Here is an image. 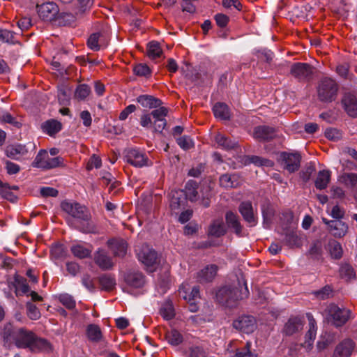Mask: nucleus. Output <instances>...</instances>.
Masks as SVG:
<instances>
[{"label":"nucleus","instance_id":"1","mask_svg":"<svg viewBox=\"0 0 357 357\" xmlns=\"http://www.w3.org/2000/svg\"><path fill=\"white\" fill-rule=\"evenodd\" d=\"M35 333L24 328H16L12 324H5L2 337L8 347L15 344L20 349H29Z\"/></svg>","mask_w":357,"mask_h":357},{"label":"nucleus","instance_id":"2","mask_svg":"<svg viewBox=\"0 0 357 357\" xmlns=\"http://www.w3.org/2000/svg\"><path fill=\"white\" fill-rule=\"evenodd\" d=\"M212 190L211 182L204 181L198 185L196 181L190 180L185 185V199H188L192 202L199 201L204 207H208L212 197Z\"/></svg>","mask_w":357,"mask_h":357},{"label":"nucleus","instance_id":"3","mask_svg":"<svg viewBox=\"0 0 357 357\" xmlns=\"http://www.w3.org/2000/svg\"><path fill=\"white\" fill-rule=\"evenodd\" d=\"M61 209L72 218L85 222L78 229L84 233H92L95 231L94 225L89 222L91 215L88 209L77 202L63 201L61 204Z\"/></svg>","mask_w":357,"mask_h":357},{"label":"nucleus","instance_id":"4","mask_svg":"<svg viewBox=\"0 0 357 357\" xmlns=\"http://www.w3.org/2000/svg\"><path fill=\"white\" fill-rule=\"evenodd\" d=\"M244 285V289L241 290L229 286L220 288L216 293L217 301L227 307H234L237 301L248 298L249 296L248 287L246 284Z\"/></svg>","mask_w":357,"mask_h":357},{"label":"nucleus","instance_id":"5","mask_svg":"<svg viewBox=\"0 0 357 357\" xmlns=\"http://www.w3.org/2000/svg\"><path fill=\"white\" fill-rule=\"evenodd\" d=\"M339 86L332 78H323L318 86V98L321 102H331L334 101L337 96Z\"/></svg>","mask_w":357,"mask_h":357},{"label":"nucleus","instance_id":"6","mask_svg":"<svg viewBox=\"0 0 357 357\" xmlns=\"http://www.w3.org/2000/svg\"><path fill=\"white\" fill-rule=\"evenodd\" d=\"M63 165L61 157L52 158L45 150H40L33 162V166L43 169H50Z\"/></svg>","mask_w":357,"mask_h":357},{"label":"nucleus","instance_id":"7","mask_svg":"<svg viewBox=\"0 0 357 357\" xmlns=\"http://www.w3.org/2000/svg\"><path fill=\"white\" fill-rule=\"evenodd\" d=\"M139 260L144 264L149 272L155 270L158 264V255L154 250L147 245H143L139 249L136 248Z\"/></svg>","mask_w":357,"mask_h":357},{"label":"nucleus","instance_id":"8","mask_svg":"<svg viewBox=\"0 0 357 357\" xmlns=\"http://www.w3.org/2000/svg\"><path fill=\"white\" fill-rule=\"evenodd\" d=\"M278 161L281 167L289 173H294L298 170L301 166V155L298 152H281Z\"/></svg>","mask_w":357,"mask_h":357},{"label":"nucleus","instance_id":"9","mask_svg":"<svg viewBox=\"0 0 357 357\" xmlns=\"http://www.w3.org/2000/svg\"><path fill=\"white\" fill-rule=\"evenodd\" d=\"M329 320L336 327L343 326L349 319L351 311L346 308H340L335 304H330L327 307Z\"/></svg>","mask_w":357,"mask_h":357},{"label":"nucleus","instance_id":"10","mask_svg":"<svg viewBox=\"0 0 357 357\" xmlns=\"http://www.w3.org/2000/svg\"><path fill=\"white\" fill-rule=\"evenodd\" d=\"M313 67L306 63H295L291 66V75L300 82L309 81L313 75Z\"/></svg>","mask_w":357,"mask_h":357},{"label":"nucleus","instance_id":"11","mask_svg":"<svg viewBox=\"0 0 357 357\" xmlns=\"http://www.w3.org/2000/svg\"><path fill=\"white\" fill-rule=\"evenodd\" d=\"M36 9L38 16L44 21H53L56 19L59 14V7L54 2L37 4Z\"/></svg>","mask_w":357,"mask_h":357},{"label":"nucleus","instance_id":"12","mask_svg":"<svg viewBox=\"0 0 357 357\" xmlns=\"http://www.w3.org/2000/svg\"><path fill=\"white\" fill-rule=\"evenodd\" d=\"M126 160L136 167H142L148 165L146 154L137 149H129L126 154Z\"/></svg>","mask_w":357,"mask_h":357},{"label":"nucleus","instance_id":"13","mask_svg":"<svg viewBox=\"0 0 357 357\" xmlns=\"http://www.w3.org/2000/svg\"><path fill=\"white\" fill-rule=\"evenodd\" d=\"M236 330L249 334L256 328V320L252 316H242L233 322Z\"/></svg>","mask_w":357,"mask_h":357},{"label":"nucleus","instance_id":"14","mask_svg":"<svg viewBox=\"0 0 357 357\" xmlns=\"http://www.w3.org/2000/svg\"><path fill=\"white\" fill-rule=\"evenodd\" d=\"M354 349V342L351 339H345L335 347L332 357H351Z\"/></svg>","mask_w":357,"mask_h":357},{"label":"nucleus","instance_id":"15","mask_svg":"<svg viewBox=\"0 0 357 357\" xmlns=\"http://www.w3.org/2000/svg\"><path fill=\"white\" fill-rule=\"evenodd\" d=\"M342 104L348 115L353 117L357 116V96L354 93H344Z\"/></svg>","mask_w":357,"mask_h":357},{"label":"nucleus","instance_id":"16","mask_svg":"<svg viewBox=\"0 0 357 357\" xmlns=\"http://www.w3.org/2000/svg\"><path fill=\"white\" fill-rule=\"evenodd\" d=\"M218 266L215 264H209L197 273V280L200 283L211 282L217 275Z\"/></svg>","mask_w":357,"mask_h":357},{"label":"nucleus","instance_id":"17","mask_svg":"<svg viewBox=\"0 0 357 357\" xmlns=\"http://www.w3.org/2000/svg\"><path fill=\"white\" fill-rule=\"evenodd\" d=\"M94 261L102 270H108L114 266L112 258L103 249H98L94 253Z\"/></svg>","mask_w":357,"mask_h":357},{"label":"nucleus","instance_id":"18","mask_svg":"<svg viewBox=\"0 0 357 357\" xmlns=\"http://www.w3.org/2000/svg\"><path fill=\"white\" fill-rule=\"evenodd\" d=\"M107 245L114 257H123L127 252V243L121 238H112L107 241Z\"/></svg>","mask_w":357,"mask_h":357},{"label":"nucleus","instance_id":"19","mask_svg":"<svg viewBox=\"0 0 357 357\" xmlns=\"http://www.w3.org/2000/svg\"><path fill=\"white\" fill-rule=\"evenodd\" d=\"M178 294L181 297L190 303L199 297V287L198 286L190 287L188 284H182L179 287Z\"/></svg>","mask_w":357,"mask_h":357},{"label":"nucleus","instance_id":"20","mask_svg":"<svg viewBox=\"0 0 357 357\" xmlns=\"http://www.w3.org/2000/svg\"><path fill=\"white\" fill-rule=\"evenodd\" d=\"M239 211L245 221H246L249 226L252 227L255 226L257 221V218L255 217L253 208L251 202H243L239 206Z\"/></svg>","mask_w":357,"mask_h":357},{"label":"nucleus","instance_id":"21","mask_svg":"<svg viewBox=\"0 0 357 357\" xmlns=\"http://www.w3.org/2000/svg\"><path fill=\"white\" fill-rule=\"evenodd\" d=\"M28 154V149L25 145L16 144L6 147V155L13 160H20Z\"/></svg>","mask_w":357,"mask_h":357},{"label":"nucleus","instance_id":"22","mask_svg":"<svg viewBox=\"0 0 357 357\" xmlns=\"http://www.w3.org/2000/svg\"><path fill=\"white\" fill-rule=\"evenodd\" d=\"M303 327V321L298 317H291L284 324L283 333L286 335H292L301 331Z\"/></svg>","mask_w":357,"mask_h":357},{"label":"nucleus","instance_id":"23","mask_svg":"<svg viewBox=\"0 0 357 357\" xmlns=\"http://www.w3.org/2000/svg\"><path fill=\"white\" fill-rule=\"evenodd\" d=\"M309 328L305 335V340L302 344V347H303L307 351H309L312 349L313 347V342L315 340L317 335V326L315 320L312 317H309Z\"/></svg>","mask_w":357,"mask_h":357},{"label":"nucleus","instance_id":"24","mask_svg":"<svg viewBox=\"0 0 357 357\" xmlns=\"http://www.w3.org/2000/svg\"><path fill=\"white\" fill-rule=\"evenodd\" d=\"M126 284L133 288H141L145 283L144 275L139 271H130L125 276Z\"/></svg>","mask_w":357,"mask_h":357},{"label":"nucleus","instance_id":"25","mask_svg":"<svg viewBox=\"0 0 357 357\" xmlns=\"http://www.w3.org/2000/svg\"><path fill=\"white\" fill-rule=\"evenodd\" d=\"M330 233L335 238H342L348 232L349 227L342 220H332L330 222Z\"/></svg>","mask_w":357,"mask_h":357},{"label":"nucleus","instance_id":"26","mask_svg":"<svg viewBox=\"0 0 357 357\" xmlns=\"http://www.w3.org/2000/svg\"><path fill=\"white\" fill-rule=\"evenodd\" d=\"M29 349L32 352H49L52 350V347L47 340L35 334Z\"/></svg>","mask_w":357,"mask_h":357},{"label":"nucleus","instance_id":"27","mask_svg":"<svg viewBox=\"0 0 357 357\" xmlns=\"http://www.w3.org/2000/svg\"><path fill=\"white\" fill-rule=\"evenodd\" d=\"M186 202L183 190H178L170 193V208L172 211L178 210L185 206Z\"/></svg>","mask_w":357,"mask_h":357},{"label":"nucleus","instance_id":"28","mask_svg":"<svg viewBox=\"0 0 357 357\" xmlns=\"http://www.w3.org/2000/svg\"><path fill=\"white\" fill-rule=\"evenodd\" d=\"M275 137V130L268 126H257L254 130V137L261 141H268Z\"/></svg>","mask_w":357,"mask_h":357},{"label":"nucleus","instance_id":"29","mask_svg":"<svg viewBox=\"0 0 357 357\" xmlns=\"http://www.w3.org/2000/svg\"><path fill=\"white\" fill-rule=\"evenodd\" d=\"M137 101L142 107L150 109L157 108L162 104V102L160 99L155 98L153 96L149 95H141L137 97Z\"/></svg>","mask_w":357,"mask_h":357},{"label":"nucleus","instance_id":"30","mask_svg":"<svg viewBox=\"0 0 357 357\" xmlns=\"http://www.w3.org/2000/svg\"><path fill=\"white\" fill-rule=\"evenodd\" d=\"M61 123L54 119L46 121L41 124L43 131L50 136L57 133L61 130Z\"/></svg>","mask_w":357,"mask_h":357},{"label":"nucleus","instance_id":"31","mask_svg":"<svg viewBox=\"0 0 357 357\" xmlns=\"http://www.w3.org/2000/svg\"><path fill=\"white\" fill-rule=\"evenodd\" d=\"M70 250L73 255L79 259H84L89 257L92 252V246H85L81 244L72 245Z\"/></svg>","mask_w":357,"mask_h":357},{"label":"nucleus","instance_id":"32","mask_svg":"<svg viewBox=\"0 0 357 357\" xmlns=\"http://www.w3.org/2000/svg\"><path fill=\"white\" fill-rule=\"evenodd\" d=\"M215 142L218 148L226 151L234 149L237 145L236 142L231 141L230 139L220 133L215 135Z\"/></svg>","mask_w":357,"mask_h":357},{"label":"nucleus","instance_id":"33","mask_svg":"<svg viewBox=\"0 0 357 357\" xmlns=\"http://www.w3.org/2000/svg\"><path fill=\"white\" fill-rule=\"evenodd\" d=\"M213 112L216 118L227 120L230 118V110L228 106L222 102H217L213 107Z\"/></svg>","mask_w":357,"mask_h":357},{"label":"nucleus","instance_id":"34","mask_svg":"<svg viewBox=\"0 0 357 357\" xmlns=\"http://www.w3.org/2000/svg\"><path fill=\"white\" fill-rule=\"evenodd\" d=\"M226 221L229 227L232 228L238 236L241 234L242 226L237 215L232 212H227L226 214Z\"/></svg>","mask_w":357,"mask_h":357},{"label":"nucleus","instance_id":"35","mask_svg":"<svg viewBox=\"0 0 357 357\" xmlns=\"http://www.w3.org/2000/svg\"><path fill=\"white\" fill-rule=\"evenodd\" d=\"M331 180V172L328 170L319 172L315 180V187L317 189H325Z\"/></svg>","mask_w":357,"mask_h":357},{"label":"nucleus","instance_id":"36","mask_svg":"<svg viewBox=\"0 0 357 357\" xmlns=\"http://www.w3.org/2000/svg\"><path fill=\"white\" fill-rule=\"evenodd\" d=\"M220 184L226 188H236L239 184L238 177L236 174H223L220 177Z\"/></svg>","mask_w":357,"mask_h":357},{"label":"nucleus","instance_id":"37","mask_svg":"<svg viewBox=\"0 0 357 357\" xmlns=\"http://www.w3.org/2000/svg\"><path fill=\"white\" fill-rule=\"evenodd\" d=\"M86 335L88 339L93 342H98L102 337L100 327L96 324H89L86 328Z\"/></svg>","mask_w":357,"mask_h":357},{"label":"nucleus","instance_id":"38","mask_svg":"<svg viewBox=\"0 0 357 357\" xmlns=\"http://www.w3.org/2000/svg\"><path fill=\"white\" fill-rule=\"evenodd\" d=\"M226 229L222 220H214L208 229L209 234L216 237L224 235Z\"/></svg>","mask_w":357,"mask_h":357},{"label":"nucleus","instance_id":"39","mask_svg":"<svg viewBox=\"0 0 357 357\" xmlns=\"http://www.w3.org/2000/svg\"><path fill=\"white\" fill-rule=\"evenodd\" d=\"M328 248L332 258L335 259H339L342 257V247L341 244L337 241H330L328 244Z\"/></svg>","mask_w":357,"mask_h":357},{"label":"nucleus","instance_id":"40","mask_svg":"<svg viewBox=\"0 0 357 357\" xmlns=\"http://www.w3.org/2000/svg\"><path fill=\"white\" fill-rule=\"evenodd\" d=\"M98 280L101 289L105 291H111L114 288L116 285L115 278L110 275H102L99 277Z\"/></svg>","mask_w":357,"mask_h":357},{"label":"nucleus","instance_id":"41","mask_svg":"<svg viewBox=\"0 0 357 357\" xmlns=\"http://www.w3.org/2000/svg\"><path fill=\"white\" fill-rule=\"evenodd\" d=\"M63 3H68L71 2L73 0H60ZM76 14H82L88 10L92 6L93 1L92 0H76Z\"/></svg>","mask_w":357,"mask_h":357},{"label":"nucleus","instance_id":"42","mask_svg":"<svg viewBox=\"0 0 357 357\" xmlns=\"http://www.w3.org/2000/svg\"><path fill=\"white\" fill-rule=\"evenodd\" d=\"M160 314L166 320L173 319L175 316V312L172 303L169 301L164 303L160 307Z\"/></svg>","mask_w":357,"mask_h":357},{"label":"nucleus","instance_id":"43","mask_svg":"<svg viewBox=\"0 0 357 357\" xmlns=\"http://www.w3.org/2000/svg\"><path fill=\"white\" fill-rule=\"evenodd\" d=\"M166 339L170 344L174 346L180 344L183 340L182 335L175 329L167 332Z\"/></svg>","mask_w":357,"mask_h":357},{"label":"nucleus","instance_id":"44","mask_svg":"<svg viewBox=\"0 0 357 357\" xmlns=\"http://www.w3.org/2000/svg\"><path fill=\"white\" fill-rule=\"evenodd\" d=\"M102 42V34L99 32L92 33L87 41L89 47L93 50L98 51L100 49V43Z\"/></svg>","mask_w":357,"mask_h":357},{"label":"nucleus","instance_id":"45","mask_svg":"<svg viewBox=\"0 0 357 357\" xmlns=\"http://www.w3.org/2000/svg\"><path fill=\"white\" fill-rule=\"evenodd\" d=\"M340 275L348 281L356 278V273L351 265L344 264L340 268Z\"/></svg>","mask_w":357,"mask_h":357},{"label":"nucleus","instance_id":"46","mask_svg":"<svg viewBox=\"0 0 357 357\" xmlns=\"http://www.w3.org/2000/svg\"><path fill=\"white\" fill-rule=\"evenodd\" d=\"M162 53V51L158 43L152 41L149 43L147 47V54L151 59H155L158 57H160Z\"/></svg>","mask_w":357,"mask_h":357},{"label":"nucleus","instance_id":"47","mask_svg":"<svg viewBox=\"0 0 357 357\" xmlns=\"http://www.w3.org/2000/svg\"><path fill=\"white\" fill-rule=\"evenodd\" d=\"M285 241L287 243L291 248H298L301 247L303 244L301 237L298 236L297 234L294 231H291L286 234Z\"/></svg>","mask_w":357,"mask_h":357},{"label":"nucleus","instance_id":"48","mask_svg":"<svg viewBox=\"0 0 357 357\" xmlns=\"http://www.w3.org/2000/svg\"><path fill=\"white\" fill-rule=\"evenodd\" d=\"M14 285L16 291H21L23 294H27L30 291L26 280L21 276L17 275L15 277Z\"/></svg>","mask_w":357,"mask_h":357},{"label":"nucleus","instance_id":"49","mask_svg":"<svg viewBox=\"0 0 357 357\" xmlns=\"http://www.w3.org/2000/svg\"><path fill=\"white\" fill-rule=\"evenodd\" d=\"M342 182L347 187L357 192V174L354 173L345 174L342 176Z\"/></svg>","mask_w":357,"mask_h":357},{"label":"nucleus","instance_id":"50","mask_svg":"<svg viewBox=\"0 0 357 357\" xmlns=\"http://www.w3.org/2000/svg\"><path fill=\"white\" fill-rule=\"evenodd\" d=\"M91 93V88L89 85L82 84H79L75 92V97L80 100L86 99Z\"/></svg>","mask_w":357,"mask_h":357},{"label":"nucleus","instance_id":"51","mask_svg":"<svg viewBox=\"0 0 357 357\" xmlns=\"http://www.w3.org/2000/svg\"><path fill=\"white\" fill-rule=\"evenodd\" d=\"M27 316L32 320L40 319L41 314L38 307L31 302H27L26 304Z\"/></svg>","mask_w":357,"mask_h":357},{"label":"nucleus","instance_id":"52","mask_svg":"<svg viewBox=\"0 0 357 357\" xmlns=\"http://www.w3.org/2000/svg\"><path fill=\"white\" fill-rule=\"evenodd\" d=\"M262 215L264 218V226L266 228H268L271 222V218L273 215V211L272 208L268 206L263 205L261 208Z\"/></svg>","mask_w":357,"mask_h":357},{"label":"nucleus","instance_id":"53","mask_svg":"<svg viewBox=\"0 0 357 357\" xmlns=\"http://www.w3.org/2000/svg\"><path fill=\"white\" fill-rule=\"evenodd\" d=\"M59 301L69 310H72L75 307V301L72 296L68 294H61L59 296Z\"/></svg>","mask_w":357,"mask_h":357},{"label":"nucleus","instance_id":"54","mask_svg":"<svg viewBox=\"0 0 357 357\" xmlns=\"http://www.w3.org/2000/svg\"><path fill=\"white\" fill-rule=\"evenodd\" d=\"M176 142L179 146L184 150H188L193 146L192 139L185 135L178 137Z\"/></svg>","mask_w":357,"mask_h":357},{"label":"nucleus","instance_id":"55","mask_svg":"<svg viewBox=\"0 0 357 357\" xmlns=\"http://www.w3.org/2000/svg\"><path fill=\"white\" fill-rule=\"evenodd\" d=\"M251 342H247L245 346L241 349H237L235 357H257L250 352Z\"/></svg>","mask_w":357,"mask_h":357},{"label":"nucleus","instance_id":"56","mask_svg":"<svg viewBox=\"0 0 357 357\" xmlns=\"http://www.w3.org/2000/svg\"><path fill=\"white\" fill-rule=\"evenodd\" d=\"M168 110L166 107H160L158 109L153 110L150 114L154 119V121L160 119H165V116L167 115Z\"/></svg>","mask_w":357,"mask_h":357},{"label":"nucleus","instance_id":"57","mask_svg":"<svg viewBox=\"0 0 357 357\" xmlns=\"http://www.w3.org/2000/svg\"><path fill=\"white\" fill-rule=\"evenodd\" d=\"M0 194L2 197L10 201L15 202L17 199V196L12 192L10 190V185H6V186L3 187L0 190Z\"/></svg>","mask_w":357,"mask_h":357},{"label":"nucleus","instance_id":"58","mask_svg":"<svg viewBox=\"0 0 357 357\" xmlns=\"http://www.w3.org/2000/svg\"><path fill=\"white\" fill-rule=\"evenodd\" d=\"M134 73L139 76H147L151 74V70L146 64L139 63L135 66Z\"/></svg>","mask_w":357,"mask_h":357},{"label":"nucleus","instance_id":"59","mask_svg":"<svg viewBox=\"0 0 357 357\" xmlns=\"http://www.w3.org/2000/svg\"><path fill=\"white\" fill-rule=\"evenodd\" d=\"M222 6L225 8L236 9L238 11L242 10L243 6L238 0H223Z\"/></svg>","mask_w":357,"mask_h":357},{"label":"nucleus","instance_id":"60","mask_svg":"<svg viewBox=\"0 0 357 357\" xmlns=\"http://www.w3.org/2000/svg\"><path fill=\"white\" fill-rule=\"evenodd\" d=\"M322 248L321 243L319 241L314 243L309 250V254L314 258H318L321 255Z\"/></svg>","mask_w":357,"mask_h":357},{"label":"nucleus","instance_id":"61","mask_svg":"<svg viewBox=\"0 0 357 357\" xmlns=\"http://www.w3.org/2000/svg\"><path fill=\"white\" fill-rule=\"evenodd\" d=\"M14 34L13 32L6 29H0V42L13 43Z\"/></svg>","mask_w":357,"mask_h":357},{"label":"nucleus","instance_id":"62","mask_svg":"<svg viewBox=\"0 0 357 357\" xmlns=\"http://www.w3.org/2000/svg\"><path fill=\"white\" fill-rule=\"evenodd\" d=\"M345 211L338 205L334 206L331 211L330 215L336 220H340L344 216Z\"/></svg>","mask_w":357,"mask_h":357},{"label":"nucleus","instance_id":"63","mask_svg":"<svg viewBox=\"0 0 357 357\" xmlns=\"http://www.w3.org/2000/svg\"><path fill=\"white\" fill-rule=\"evenodd\" d=\"M190 357H206V353L204 349L199 347L194 346L189 349Z\"/></svg>","mask_w":357,"mask_h":357},{"label":"nucleus","instance_id":"64","mask_svg":"<svg viewBox=\"0 0 357 357\" xmlns=\"http://www.w3.org/2000/svg\"><path fill=\"white\" fill-rule=\"evenodd\" d=\"M215 20L216 24L220 27H225L229 22V17L226 15L222 13L215 15Z\"/></svg>","mask_w":357,"mask_h":357}]
</instances>
